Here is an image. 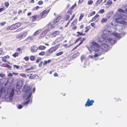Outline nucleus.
<instances>
[{"instance_id":"nucleus-7","label":"nucleus","mask_w":127,"mask_h":127,"mask_svg":"<svg viewBox=\"0 0 127 127\" xmlns=\"http://www.w3.org/2000/svg\"><path fill=\"white\" fill-rule=\"evenodd\" d=\"M27 32L24 31L17 34L16 35V38L17 39H21L25 37L27 35Z\"/></svg>"},{"instance_id":"nucleus-1","label":"nucleus","mask_w":127,"mask_h":127,"mask_svg":"<svg viewBox=\"0 0 127 127\" xmlns=\"http://www.w3.org/2000/svg\"><path fill=\"white\" fill-rule=\"evenodd\" d=\"M90 48L91 50L95 51V54L94 56L97 57L100 55L102 53L103 51L100 50V47L99 44L94 41H93Z\"/></svg>"},{"instance_id":"nucleus-31","label":"nucleus","mask_w":127,"mask_h":127,"mask_svg":"<svg viewBox=\"0 0 127 127\" xmlns=\"http://www.w3.org/2000/svg\"><path fill=\"white\" fill-rule=\"evenodd\" d=\"M36 74H35L32 75V74H31L29 76V78L30 79H33L35 78L36 77Z\"/></svg>"},{"instance_id":"nucleus-61","label":"nucleus","mask_w":127,"mask_h":127,"mask_svg":"<svg viewBox=\"0 0 127 127\" xmlns=\"http://www.w3.org/2000/svg\"><path fill=\"white\" fill-rule=\"evenodd\" d=\"M5 74L4 73H0V77H3L5 76Z\"/></svg>"},{"instance_id":"nucleus-23","label":"nucleus","mask_w":127,"mask_h":127,"mask_svg":"<svg viewBox=\"0 0 127 127\" xmlns=\"http://www.w3.org/2000/svg\"><path fill=\"white\" fill-rule=\"evenodd\" d=\"M112 3V2L111 0H108L105 4V5H108V6H111Z\"/></svg>"},{"instance_id":"nucleus-5","label":"nucleus","mask_w":127,"mask_h":127,"mask_svg":"<svg viewBox=\"0 0 127 127\" xmlns=\"http://www.w3.org/2000/svg\"><path fill=\"white\" fill-rule=\"evenodd\" d=\"M115 20L117 23L122 24L123 25H127V22L122 20V17L120 15L115 19Z\"/></svg>"},{"instance_id":"nucleus-10","label":"nucleus","mask_w":127,"mask_h":127,"mask_svg":"<svg viewBox=\"0 0 127 127\" xmlns=\"http://www.w3.org/2000/svg\"><path fill=\"white\" fill-rule=\"evenodd\" d=\"M72 12L70 9H68L67 12V14L65 15L64 20L65 21L68 20L69 19L70 15L72 14Z\"/></svg>"},{"instance_id":"nucleus-52","label":"nucleus","mask_w":127,"mask_h":127,"mask_svg":"<svg viewBox=\"0 0 127 127\" xmlns=\"http://www.w3.org/2000/svg\"><path fill=\"white\" fill-rule=\"evenodd\" d=\"M118 11L119 12H120L123 13H125V11L123 9L121 8L119 9L118 10Z\"/></svg>"},{"instance_id":"nucleus-34","label":"nucleus","mask_w":127,"mask_h":127,"mask_svg":"<svg viewBox=\"0 0 127 127\" xmlns=\"http://www.w3.org/2000/svg\"><path fill=\"white\" fill-rule=\"evenodd\" d=\"M103 0H97L96 1L95 4L96 6L100 4L102 1Z\"/></svg>"},{"instance_id":"nucleus-14","label":"nucleus","mask_w":127,"mask_h":127,"mask_svg":"<svg viewBox=\"0 0 127 127\" xmlns=\"http://www.w3.org/2000/svg\"><path fill=\"white\" fill-rule=\"evenodd\" d=\"M107 40L111 44H114L116 42L117 40L115 38L110 37L109 38L107 37Z\"/></svg>"},{"instance_id":"nucleus-15","label":"nucleus","mask_w":127,"mask_h":127,"mask_svg":"<svg viewBox=\"0 0 127 127\" xmlns=\"http://www.w3.org/2000/svg\"><path fill=\"white\" fill-rule=\"evenodd\" d=\"M99 16V15L96 14L94 17L92 19L91 21L92 22L95 21V22H97L99 19L98 17Z\"/></svg>"},{"instance_id":"nucleus-35","label":"nucleus","mask_w":127,"mask_h":127,"mask_svg":"<svg viewBox=\"0 0 127 127\" xmlns=\"http://www.w3.org/2000/svg\"><path fill=\"white\" fill-rule=\"evenodd\" d=\"M30 59L32 61H33L35 60V56L31 55L30 57Z\"/></svg>"},{"instance_id":"nucleus-51","label":"nucleus","mask_w":127,"mask_h":127,"mask_svg":"<svg viewBox=\"0 0 127 127\" xmlns=\"http://www.w3.org/2000/svg\"><path fill=\"white\" fill-rule=\"evenodd\" d=\"M77 19H75L72 23V24H75L77 23Z\"/></svg>"},{"instance_id":"nucleus-46","label":"nucleus","mask_w":127,"mask_h":127,"mask_svg":"<svg viewBox=\"0 0 127 127\" xmlns=\"http://www.w3.org/2000/svg\"><path fill=\"white\" fill-rule=\"evenodd\" d=\"M40 31L39 30H37L34 33V35H37L40 33Z\"/></svg>"},{"instance_id":"nucleus-30","label":"nucleus","mask_w":127,"mask_h":127,"mask_svg":"<svg viewBox=\"0 0 127 127\" xmlns=\"http://www.w3.org/2000/svg\"><path fill=\"white\" fill-rule=\"evenodd\" d=\"M91 29V26L90 25L89 26H87L85 28V33H86L88 32L89 30Z\"/></svg>"},{"instance_id":"nucleus-57","label":"nucleus","mask_w":127,"mask_h":127,"mask_svg":"<svg viewBox=\"0 0 127 127\" xmlns=\"http://www.w3.org/2000/svg\"><path fill=\"white\" fill-rule=\"evenodd\" d=\"M24 59L26 61H28L29 60V58L28 57L26 56L24 57Z\"/></svg>"},{"instance_id":"nucleus-3","label":"nucleus","mask_w":127,"mask_h":127,"mask_svg":"<svg viewBox=\"0 0 127 127\" xmlns=\"http://www.w3.org/2000/svg\"><path fill=\"white\" fill-rule=\"evenodd\" d=\"M60 45V44H58L51 47L46 51V56H49L53 52L56 51L59 48Z\"/></svg>"},{"instance_id":"nucleus-39","label":"nucleus","mask_w":127,"mask_h":127,"mask_svg":"<svg viewBox=\"0 0 127 127\" xmlns=\"http://www.w3.org/2000/svg\"><path fill=\"white\" fill-rule=\"evenodd\" d=\"M83 40H81L80 41V43H79L78 45H77L75 47L73 48L72 50H73V49H74L78 47V46H79L80 45H81V44H82V43L83 42Z\"/></svg>"},{"instance_id":"nucleus-16","label":"nucleus","mask_w":127,"mask_h":127,"mask_svg":"<svg viewBox=\"0 0 127 127\" xmlns=\"http://www.w3.org/2000/svg\"><path fill=\"white\" fill-rule=\"evenodd\" d=\"M38 49L37 46L36 45H34L31 47V50L32 53L35 52L37 51Z\"/></svg>"},{"instance_id":"nucleus-26","label":"nucleus","mask_w":127,"mask_h":127,"mask_svg":"<svg viewBox=\"0 0 127 127\" xmlns=\"http://www.w3.org/2000/svg\"><path fill=\"white\" fill-rule=\"evenodd\" d=\"M60 34V31H55L52 34V35L53 37H55L57 35Z\"/></svg>"},{"instance_id":"nucleus-47","label":"nucleus","mask_w":127,"mask_h":127,"mask_svg":"<svg viewBox=\"0 0 127 127\" xmlns=\"http://www.w3.org/2000/svg\"><path fill=\"white\" fill-rule=\"evenodd\" d=\"M85 56L84 55H82L81 57V59L82 62L83 60H85Z\"/></svg>"},{"instance_id":"nucleus-45","label":"nucleus","mask_w":127,"mask_h":127,"mask_svg":"<svg viewBox=\"0 0 127 127\" xmlns=\"http://www.w3.org/2000/svg\"><path fill=\"white\" fill-rule=\"evenodd\" d=\"M63 51H61L60 52L57 53L56 54V55L57 56H58L62 55L63 54Z\"/></svg>"},{"instance_id":"nucleus-53","label":"nucleus","mask_w":127,"mask_h":127,"mask_svg":"<svg viewBox=\"0 0 127 127\" xmlns=\"http://www.w3.org/2000/svg\"><path fill=\"white\" fill-rule=\"evenodd\" d=\"M93 1L92 0H90L88 2V5H91L93 3Z\"/></svg>"},{"instance_id":"nucleus-59","label":"nucleus","mask_w":127,"mask_h":127,"mask_svg":"<svg viewBox=\"0 0 127 127\" xmlns=\"http://www.w3.org/2000/svg\"><path fill=\"white\" fill-rule=\"evenodd\" d=\"M43 3V2L42 0L39 1L38 2V4L39 5H41Z\"/></svg>"},{"instance_id":"nucleus-20","label":"nucleus","mask_w":127,"mask_h":127,"mask_svg":"<svg viewBox=\"0 0 127 127\" xmlns=\"http://www.w3.org/2000/svg\"><path fill=\"white\" fill-rule=\"evenodd\" d=\"M75 14H73V15L72 16L71 18H70V19L69 20V21L67 23V24L65 25V27H66L69 24L70 22L73 19L74 17H75Z\"/></svg>"},{"instance_id":"nucleus-12","label":"nucleus","mask_w":127,"mask_h":127,"mask_svg":"<svg viewBox=\"0 0 127 127\" xmlns=\"http://www.w3.org/2000/svg\"><path fill=\"white\" fill-rule=\"evenodd\" d=\"M30 18L31 19L32 21L33 22H34L36 20L38 21L41 20L39 15H35L30 17Z\"/></svg>"},{"instance_id":"nucleus-40","label":"nucleus","mask_w":127,"mask_h":127,"mask_svg":"<svg viewBox=\"0 0 127 127\" xmlns=\"http://www.w3.org/2000/svg\"><path fill=\"white\" fill-rule=\"evenodd\" d=\"M45 53L44 51H42L39 53V55L43 56L45 55Z\"/></svg>"},{"instance_id":"nucleus-27","label":"nucleus","mask_w":127,"mask_h":127,"mask_svg":"<svg viewBox=\"0 0 127 127\" xmlns=\"http://www.w3.org/2000/svg\"><path fill=\"white\" fill-rule=\"evenodd\" d=\"M51 61V60H49L47 61H44L43 63V65L44 66L46 65L47 64L49 63Z\"/></svg>"},{"instance_id":"nucleus-38","label":"nucleus","mask_w":127,"mask_h":127,"mask_svg":"<svg viewBox=\"0 0 127 127\" xmlns=\"http://www.w3.org/2000/svg\"><path fill=\"white\" fill-rule=\"evenodd\" d=\"M13 68L14 69H19L20 67L19 65H13Z\"/></svg>"},{"instance_id":"nucleus-41","label":"nucleus","mask_w":127,"mask_h":127,"mask_svg":"<svg viewBox=\"0 0 127 127\" xmlns=\"http://www.w3.org/2000/svg\"><path fill=\"white\" fill-rule=\"evenodd\" d=\"M105 12L104 9H102L99 10L98 13L100 14H102L104 13Z\"/></svg>"},{"instance_id":"nucleus-63","label":"nucleus","mask_w":127,"mask_h":127,"mask_svg":"<svg viewBox=\"0 0 127 127\" xmlns=\"http://www.w3.org/2000/svg\"><path fill=\"white\" fill-rule=\"evenodd\" d=\"M43 63V61H41L39 63L38 65L39 67H41L42 66Z\"/></svg>"},{"instance_id":"nucleus-43","label":"nucleus","mask_w":127,"mask_h":127,"mask_svg":"<svg viewBox=\"0 0 127 127\" xmlns=\"http://www.w3.org/2000/svg\"><path fill=\"white\" fill-rule=\"evenodd\" d=\"M4 6L6 7L7 8L9 5V3L8 2H5L4 3Z\"/></svg>"},{"instance_id":"nucleus-55","label":"nucleus","mask_w":127,"mask_h":127,"mask_svg":"<svg viewBox=\"0 0 127 127\" xmlns=\"http://www.w3.org/2000/svg\"><path fill=\"white\" fill-rule=\"evenodd\" d=\"M39 7L38 6H37L35 7H34L33 9V10H37L39 8Z\"/></svg>"},{"instance_id":"nucleus-25","label":"nucleus","mask_w":127,"mask_h":127,"mask_svg":"<svg viewBox=\"0 0 127 127\" xmlns=\"http://www.w3.org/2000/svg\"><path fill=\"white\" fill-rule=\"evenodd\" d=\"M61 18V17L60 16H58L53 21V22L56 24L59 21Z\"/></svg>"},{"instance_id":"nucleus-42","label":"nucleus","mask_w":127,"mask_h":127,"mask_svg":"<svg viewBox=\"0 0 127 127\" xmlns=\"http://www.w3.org/2000/svg\"><path fill=\"white\" fill-rule=\"evenodd\" d=\"M49 31V30H48V29H46L43 32V33L44 34V35H46V34Z\"/></svg>"},{"instance_id":"nucleus-13","label":"nucleus","mask_w":127,"mask_h":127,"mask_svg":"<svg viewBox=\"0 0 127 127\" xmlns=\"http://www.w3.org/2000/svg\"><path fill=\"white\" fill-rule=\"evenodd\" d=\"M94 101L93 100H90L89 98H88L85 105L86 107H89L93 105Z\"/></svg>"},{"instance_id":"nucleus-62","label":"nucleus","mask_w":127,"mask_h":127,"mask_svg":"<svg viewBox=\"0 0 127 127\" xmlns=\"http://www.w3.org/2000/svg\"><path fill=\"white\" fill-rule=\"evenodd\" d=\"M84 25L83 24L81 25L80 26V29H82L84 28Z\"/></svg>"},{"instance_id":"nucleus-19","label":"nucleus","mask_w":127,"mask_h":127,"mask_svg":"<svg viewBox=\"0 0 127 127\" xmlns=\"http://www.w3.org/2000/svg\"><path fill=\"white\" fill-rule=\"evenodd\" d=\"M1 66L2 67H7L9 69H11L12 68L11 66L7 63H3L1 65Z\"/></svg>"},{"instance_id":"nucleus-2","label":"nucleus","mask_w":127,"mask_h":127,"mask_svg":"<svg viewBox=\"0 0 127 127\" xmlns=\"http://www.w3.org/2000/svg\"><path fill=\"white\" fill-rule=\"evenodd\" d=\"M31 89L30 86H26L23 89V90L25 92V94L27 95L28 97L27 98L28 99L27 101L23 103L24 105H27L29 103L30 101V98L32 95V92L31 91Z\"/></svg>"},{"instance_id":"nucleus-29","label":"nucleus","mask_w":127,"mask_h":127,"mask_svg":"<svg viewBox=\"0 0 127 127\" xmlns=\"http://www.w3.org/2000/svg\"><path fill=\"white\" fill-rule=\"evenodd\" d=\"M79 54V53H75L71 57L72 59H73L76 58Z\"/></svg>"},{"instance_id":"nucleus-60","label":"nucleus","mask_w":127,"mask_h":127,"mask_svg":"<svg viewBox=\"0 0 127 127\" xmlns=\"http://www.w3.org/2000/svg\"><path fill=\"white\" fill-rule=\"evenodd\" d=\"M58 43L57 39H56L52 43V44L53 45H55Z\"/></svg>"},{"instance_id":"nucleus-9","label":"nucleus","mask_w":127,"mask_h":127,"mask_svg":"<svg viewBox=\"0 0 127 127\" xmlns=\"http://www.w3.org/2000/svg\"><path fill=\"white\" fill-rule=\"evenodd\" d=\"M22 50L21 48H18L16 50V52L12 55V56L14 58L18 57L20 53H22Z\"/></svg>"},{"instance_id":"nucleus-54","label":"nucleus","mask_w":127,"mask_h":127,"mask_svg":"<svg viewBox=\"0 0 127 127\" xmlns=\"http://www.w3.org/2000/svg\"><path fill=\"white\" fill-rule=\"evenodd\" d=\"M41 60V58H39L38 59H37L36 61V62L37 63H38Z\"/></svg>"},{"instance_id":"nucleus-64","label":"nucleus","mask_w":127,"mask_h":127,"mask_svg":"<svg viewBox=\"0 0 127 127\" xmlns=\"http://www.w3.org/2000/svg\"><path fill=\"white\" fill-rule=\"evenodd\" d=\"M123 16L124 19L125 20H127V15H124Z\"/></svg>"},{"instance_id":"nucleus-11","label":"nucleus","mask_w":127,"mask_h":127,"mask_svg":"<svg viewBox=\"0 0 127 127\" xmlns=\"http://www.w3.org/2000/svg\"><path fill=\"white\" fill-rule=\"evenodd\" d=\"M110 47L105 43H102L100 47V49L106 52L107 51L109 50Z\"/></svg>"},{"instance_id":"nucleus-24","label":"nucleus","mask_w":127,"mask_h":127,"mask_svg":"<svg viewBox=\"0 0 127 127\" xmlns=\"http://www.w3.org/2000/svg\"><path fill=\"white\" fill-rule=\"evenodd\" d=\"M83 30H82L81 31V32H77V36H79L83 35V36H85L86 35V34L85 33H83Z\"/></svg>"},{"instance_id":"nucleus-18","label":"nucleus","mask_w":127,"mask_h":127,"mask_svg":"<svg viewBox=\"0 0 127 127\" xmlns=\"http://www.w3.org/2000/svg\"><path fill=\"white\" fill-rule=\"evenodd\" d=\"M14 94V89L13 88L11 90V92L10 93L9 96V98H12Z\"/></svg>"},{"instance_id":"nucleus-33","label":"nucleus","mask_w":127,"mask_h":127,"mask_svg":"<svg viewBox=\"0 0 127 127\" xmlns=\"http://www.w3.org/2000/svg\"><path fill=\"white\" fill-rule=\"evenodd\" d=\"M84 14L83 13H81L80 14V16L79 18V21H80L84 17Z\"/></svg>"},{"instance_id":"nucleus-6","label":"nucleus","mask_w":127,"mask_h":127,"mask_svg":"<svg viewBox=\"0 0 127 127\" xmlns=\"http://www.w3.org/2000/svg\"><path fill=\"white\" fill-rule=\"evenodd\" d=\"M50 9H46L43 11L40 14V19L42 18H44L46 17L48 14L49 12Z\"/></svg>"},{"instance_id":"nucleus-56","label":"nucleus","mask_w":127,"mask_h":127,"mask_svg":"<svg viewBox=\"0 0 127 127\" xmlns=\"http://www.w3.org/2000/svg\"><path fill=\"white\" fill-rule=\"evenodd\" d=\"M34 69V67H33L32 66L29 68L26 69L25 70L27 71V70H31L33 69Z\"/></svg>"},{"instance_id":"nucleus-36","label":"nucleus","mask_w":127,"mask_h":127,"mask_svg":"<svg viewBox=\"0 0 127 127\" xmlns=\"http://www.w3.org/2000/svg\"><path fill=\"white\" fill-rule=\"evenodd\" d=\"M107 18H103L101 20V22L102 23H106L107 22Z\"/></svg>"},{"instance_id":"nucleus-50","label":"nucleus","mask_w":127,"mask_h":127,"mask_svg":"<svg viewBox=\"0 0 127 127\" xmlns=\"http://www.w3.org/2000/svg\"><path fill=\"white\" fill-rule=\"evenodd\" d=\"M73 44H71L69 46H67V44H64L63 45V46L65 47V48H67V47H70Z\"/></svg>"},{"instance_id":"nucleus-21","label":"nucleus","mask_w":127,"mask_h":127,"mask_svg":"<svg viewBox=\"0 0 127 127\" xmlns=\"http://www.w3.org/2000/svg\"><path fill=\"white\" fill-rule=\"evenodd\" d=\"M112 34L114 35L116 38H119L121 37L120 34L118 33H112Z\"/></svg>"},{"instance_id":"nucleus-37","label":"nucleus","mask_w":127,"mask_h":127,"mask_svg":"<svg viewBox=\"0 0 127 127\" xmlns=\"http://www.w3.org/2000/svg\"><path fill=\"white\" fill-rule=\"evenodd\" d=\"M64 39V37H61L59 38L56 39L58 41V42H60L61 41H62Z\"/></svg>"},{"instance_id":"nucleus-58","label":"nucleus","mask_w":127,"mask_h":127,"mask_svg":"<svg viewBox=\"0 0 127 127\" xmlns=\"http://www.w3.org/2000/svg\"><path fill=\"white\" fill-rule=\"evenodd\" d=\"M95 12L94 11H93L90 14V16H92L94 15L95 14Z\"/></svg>"},{"instance_id":"nucleus-48","label":"nucleus","mask_w":127,"mask_h":127,"mask_svg":"<svg viewBox=\"0 0 127 127\" xmlns=\"http://www.w3.org/2000/svg\"><path fill=\"white\" fill-rule=\"evenodd\" d=\"M111 24L112 26H114L116 25V23L115 21H112L111 23Z\"/></svg>"},{"instance_id":"nucleus-28","label":"nucleus","mask_w":127,"mask_h":127,"mask_svg":"<svg viewBox=\"0 0 127 127\" xmlns=\"http://www.w3.org/2000/svg\"><path fill=\"white\" fill-rule=\"evenodd\" d=\"M46 48V47L45 46L42 45L39 46L38 48L40 50H45Z\"/></svg>"},{"instance_id":"nucleus-17","label":"nucleus","mask_w":127,"mask_h":127,"mask_svg":"<svg viewBox=\"0 0 127 127\" xmlns=\"http://www.w3.org/2000/svg\"><path fill=\"white\" fill-rule=\"evenodd\" d=\"M2 60L4 62H7V59H8L10 58V57L9 56L7 55L6 56H5L3 57H2Z\"/></svg>"},{"instance_id":"nucleus-22","label":"nucleus","mask_w":127,"mask_h":127,"mask_svg":"<svg viewBox=\"0 0 127 127\" xmlns=\"http://www.w3.org/2000/svg\"><path fill=\"white\" fill-rule=\"evenodd\" d=\"M53 22V23L52 24L51 23L47 25L48 27L50 26L51 28L53 29L55 27L56 25V24L55 23H54Z\"/></svg>"},{"instance_id":"nucleus-8","label":"nucleus","mask_w":127,"mask_h":127,"mask_svg":"<svg viewBox=\"0 0 127 127\" xmlns=\"http://www.w3.org/2000/svg\"><path fill=\"white\" fill-rule=\"evenodd\" d=\"M106 34H103L101 36L99 37L97 39V42L98 43H101L105 40H107Z\"/></svg>"},{"instance_id":"nucleus-4","label":"nucleus","mask_w":127,"mask_h":127,"mask_svg":"<svg viewBox=\"0 0 127 127\" xmlns=\"http://www.w3.org/2000/svg\"><path fill=\"white\" fill-rule=\"evenodd\" d=\"M21 25L20 23H17L11 26H8L7 28V29L8 30H14L20 27Z\"/></svg>"},{"instance_id":"nucleus-49","label":"nucleus","mask_w":127,"mask_h":127,"mask_svg":"<svg viewBox=\"0 0 127 127\" xmlns=\"http://www.w3.org/2000/svg\"><path fill=\"white\" fill-rule=\"evenodd\" d=\"M20 75L23 77L25 78L26 77V75L25 74L21 73L20 74Z\"/></svg>"},{"instance_id":"nucleus-32","label":"nucleus","mask_w":127,"mask_h":127,"mask_svg":"<svg viewBox=\"0 0 127 127\" xmlns=\"http://www.w3.org/2000/svg\"><path fill=\"white\" fill-rule=\"evenodd\" d=\"M76 6V4L75 3L70 8L68 9H70L72 12H73V10L74 9Z\"/></svg>"},{"instance_id":"nucleus-44","label":"nucleus","mask_w":127,"mask_h":127,"mask_svg":"<svg viewBox=\"0 0 127 127\" xmlns=\"http://www.w3.org/2000/svg\"><path fill=\"white\" fill-rule=\"evenodd\" d=\"M44 34L43 33H42L39 36V39H41L43 37L45 36V35H44Z\"/></svg>"}]
</instances>
